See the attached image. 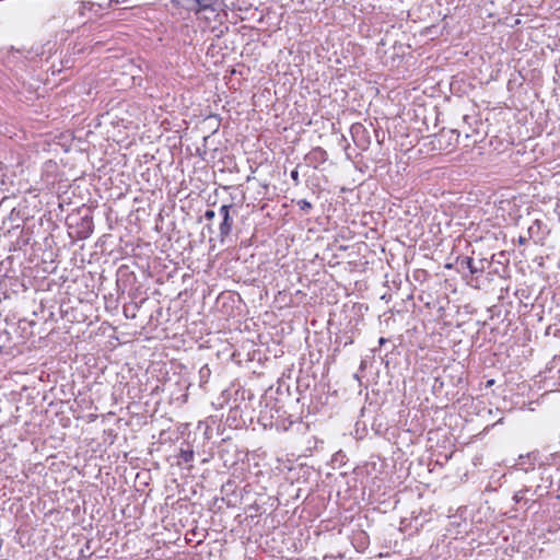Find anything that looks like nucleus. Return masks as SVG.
Masks as SVG:
<instances>
[{
  "mask_svg": "<svg viewBox=\"0 0 560 560\" xmlns=\"http://www.w3.org/2000/svg\"><path fill=\"white\" fill-rule=\"evenodd\" d=\"M195 18L202 32L223 34L229 13L224 0H197Z\"/></svg>",
  "mask_w": 560,
  "mask_h": 560,
  "instance_id": "nucleus-1",
  "label": "nucleus"
},
{
  "mask_svg": "<svg viewBox=\"0 0 560 560\" xmlns=\"http://www.w3.org/2000/svg\"><path fill=\"white\" fill-rule=\"evenodd\" d=\"M328 159V154L325 149L322 147L313 148L306 155L305 160L307 164L314 168H317L319 165L324 164Z\"/></svg>",
  "mask_w": 560,
  "mask_h": 560,
  "instance_id": "nucleus-2",
  "label": "nucleus"
},
{
  "mask_svg": "<svg viewBox=\"0 0 560 560\" xmlns=\"http://www.w3.org/2000/svg\"><path fill=\"white\" fill-rule=\"evenodd\" d=\"M233 220L232 219H222V222L219 226L220 240L223 242L225 237H228L232 231Z\"/></svg>",
  "mask_w": 560,
  "mask_h": 560,
  "instance_id": "nucleus-3",
  "label": "nucleus"
},
{
  "mask_svg": "<svg viewBox=\"0 0 560 560\" xmlns=\"http://www.w3.org/2000/svg\"><path fill=\"white\" fill-rule=\"evenodd\" d=\"M171 2L176 8H183L192 12H195V5H197V0H171Z\"/></svg>",
  "mask_w": 560,
  "mask_h": 560,
  "instance_id": "nucleus-4",
  "label": "nucleus"
},
{
  "mask_svg": "<svg viewBox=\"0 0 560 560\" xmlns=\"http://www.w3.org/2000/svg\"><path fill=\"white\" fill-rule=\"evenodd\" d=\"M94 10V3L92 2H79L75 11L82 18H88V12H92Z\"/></svg>",
  "mask_w": 560,
  "mask_h": 560,
  "instance_id": "nucleus-5",
  "label": "nucleus"
},
{
  "mask_svg": "<svg viewBox=\"0 0 560 560\" xmlns=\"http://www.w3.org/2000/svg\"><path fill=\"white\" fill-rule=\"evenodd\" d=\"M296 205L304 212H308L312 209V203L310 201H307L306 199L298 200Z\"/></svg>",
  "mask_w": 560,
  "mask_h": 560,
  "instance_id": "nucleus-6",
  "label": "nucleus"
},
{
  "mask_svg": "<svg viewBox=\"0 0 560 560\" xmlns=\"http://www.w3.org/2000/svg\"><path fill=\"white\" fill-rule=\"evenodd\" d=\"M464 262H465L466 267L469 269L470 273L474 275L477 272L472 257H466L464 259Z\"/></svg>",
  "mask_w": 560,
  "mask_h": 560,
  "instance_id": "nucleus-7",
  "label": "nucleus"
},
{
  "mask_svg": "<svg viewBox=\"0 0 560 560\" xmlns=\"http://www.w3.org/2000/svg\"><path fill=\"white\" fill-rule=\"evenodd\" d=\"M231 208H232L231 205H223V206H221L219 212L222 215V219H225V218L226 219H231V217H230V209Z\"/></svg>",
  "mask_w": 560,
  "mask_h": 560,
  "instance_id": "nucleus-8",
  "label": "nucleus"
},
{
  "mask_svg": "<svg viewBox=\"0 0 560 560\" xmlns=\"http://www.w3.org/2000/svg\"><path fill=\"white\" fill-rule=\"evenodd\" d=\"M291 178L295 185H299L300 177H299V171L296 168L291 172Z\"/></svg>",
  "mask_w": 560,
  "mask_h": 560,
  "instance_id": "nucleus-9",
  "label": "nucleus"
},
{
  "mask_svg": "<svg viewBox=\"0 0 560 560\" xmlns=\"http://www.w3.org/2000/svg\"><path fill=\"white\" fill-rule=\"evenodd\" d=\"M215 213L213 210H207L205 213V217L207 220H212L214 218Z\"/></svg>",
  "mask_w": 560,
  "mask_h": 560,
  "instance_id": "nucleus-10",
  "label": "nucleus"
},
{
  "mask_svg": "<svg viewBox=\"0 0 560 560\" xmlns=\"http://www.w3.org/2000/svg\"><path fill=\"white\" fill-rule=\"evenodd\" d=\"M523 491H518L514 494V500L515 502H521V500L523 499Z\"/></svg>",
  "mask_w": 560,
  "mask_h": 560,
  "instance_id": "nucleus-11",
  "label": "nucleus"
}]
</instances>
